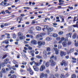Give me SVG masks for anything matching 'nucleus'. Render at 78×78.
Segmentation results:
<instances>
[{"instance_id":"nucleus-1","label":"nucleus","mask_w":78,"mask_h":78,"mask_svg":"<svg viewBox=\"0 0 78 78\" xmlns=\"http://www.w3.org/2000/svg\"><path fill=\"white\" fill-rule=\"evenodd\" d=\"M18 36L20 40L23 39V37H25V36L23 35V34L20 32L18 33Z\"/></svg>"},{"instance_id":"nucleus-2","label":"nucleus","mask_w":78,"mask_h":78,"mask_svg":"<svg viewBox=\"0 0 78 78\" xmlns=\"http://www.w3.org/2000/svg\"><path fill=\"white\" fill-rule=\"evenodd\" d=\"M27 71H29L31 75H33V73H34V72L31 70V68H29L27 69Z\"/></svg>"},{"instance_id":"nucleus-3","label":"nucleus","mask_w":78,"mask_h":78,"mask_svg":"<svg viewBox=\"0 0 78 78\" xmlns=\"http://www.w3.org/2000/svg\"><path fill=\"white\" fill-rule=\"evenodd\" d=\"M36 37L37 39H38V38H39L40 40H42V39H43V38H42V36L40 35L39 34L36 35Z\"/></svg>"},{"instance_id":"nucleus-4","label":"nucleus","mask_w":78,"mask_h":78,"mask_svg":"<svg viewBox=\"0 0 78 78\" xmlns=\"http://www.w3.org/2000/svg\"><path fill=\"white\" fill-rule=\"evenodd\" d=\"M60 55V56L62 57L63 56H66V52L61 51Z\"/></svg>"},{"instance_id":"nucleus-5","label":"nucleus","mask_w":78,"mask_h":78,"mask_svg":"<svg viewBox=\"0 0 78 78\" xmlns=\"http://www.w3.org/2000/svg\"><path fill=\"white\" fill-rule=\"evenodd\" d=\"M60 64L62 66L63 65H64V66H67L66 62L65 61H63Z\"/></svg>"},{"instance_id":"nucleus-6","label":"nucleus","mask_w":78,"mask_h":78,"mask_svg":"<svg viewBox=\"0 0 78 78\" xmlns=\"http://www.w3.org/2000/svg\"><path fill=\"white\" fill-rule=\"evenodd\" d=\"M9 39H7L4 41H3L2 43V44H9Z\"/></svg>"},{"instance_id":"nucleus-7","label":"nucleus","mask_w":78,"mask_h":78,"mask_svg":"<svg viewBox=\"0 0 78 78\" xmlns=\"http://www.w3.org/2000/svg\"><path fill=\"white\" fill-rule=\"evenodd\" d=\"M45 69V66H44V65H42L40 69V71H41V72H42V71H43V70H44Z\"/></svg>"},{"instance_id":"nucleus-8","label":"nucleus","mask_w":78,"mask_h":78,"mask_svg":"<svg viewBox=\"0 0 78 78\" xmlns=\"http://www.w3.org/2000/svg\"><path fill=\"white\" fill-rule=\"evenodd\" d=\"M31 43L32 44H33V45H36L37 44V41L36 40H34L31 41Z\"/></svg>"},{"instance_id":"nucleus-9","label":"nucleus","mask_w":78,"mask_h":78,"mask_svg":"<svg viewBox=\"0 0 78 78\" xmlns=\"http://www.w3.org/2000/svg\"><path fill=\"white\" fill-rule=\"evenodd\" d=\"M54 50L55 51V54L56 55H58L59 54V51L58 50H57V48H54Z\"/></svg>"},{"instance_id":"nucleus-10","label":"nucleus","mask_w":78,"mask_h":78,"mask_svg":"<svg viewBox=\"0 0 78 78\" xmlns=\"http://www.w3.org/2000/svg\"><path fill=\"white\" fill-rule=\"evenodd\" d=\"M48 26L46 25L44 26V28L42 29V30H43V31H45V30H47H47H48Z\"/></svg>"},{"instance_id":"nucleus-11","label":"nucleus","mask_w":78,"mask_h":78,"mask_svg":"<svg viewBox=\"0 0 78 78\" xmlns=\"http://www.w3.org/2000/svg\"><path fill=\"white\" fill-rule=\"evenodd\" d=\"M53 28H49L47 29V31L48 32H51L53 31Z\"/></svg>"},{"instance_id":"nucleus-12","label":"nucleus","mask_w":78,"mask_h":78,"mask_svg":"<svg viewBox=\"0 0 78 78\" xmlns=\"http://www.w3.org/2000/svg\"><path fill=\"white\" fill-rule=\"evenodd\" d=\"M41 27L37 26L36 27V30H37V31H41Z\"/></svg>"},{"instance_id":"nucleus-13","label":"nucleus","mask_w":78,"mask_h":78,"mask_svg":"<svg viewBox=\"0 0 78 78\" xmlns=\"http://www.w3.org/2000/svg\"><path fill=\"white\" fill-rule=\"evenodd\" d=\"M72 35V34L71 33H69V34H67L66 35V36L67 37H69V36L71 38Z\"/></svg>"},{"instance_id":"nucleus-14","label":"nucleus","mask_w":78,"mask_h":78,"mask_svg":"<svg viewBox=\"0 0 78 78\" xmlns=\"http://www.w3.org/2000/svg\"><path fill=\"white\" fill-rule=\"evenodd\" d=\"M33 67L34 69L35 70V71H38V70H39V68H38L37 67H36L35 66H33Z\"/></svg>"},{"instance_id":"nucleus-15","label":"nucleus","mask_w":78,"mask_h":78,"mask_svg":"<svg viewBox=\"0 0 78 78\" xmlns=\"http://www.w3.org/2000/svg\"><path fill=\"white\" fill-rule=\"evenodd\" d=\"M8 61H9V59H6L4 60V63L5 64H8Z\"/></svg>"},{"instance_id":"nucleus-16","label":"nucleus","mask_w":78,"mask_h":78,"mask_svg":"<svg viewBox=\"0 0 78 78\" xmlns=\"http://www.w3.org/2000/svg\"><path fill=\"white\" fill-rule=\"evenodd\" d=\"M62 45L63 47H66L67 46V42H63L62 43Z\"/></svg>"},{"instance_id":"nucleus-17","label":"nucleus","mask_w":78,"mask_h":78,"mask_svg":"<svg viewBox=\"0 0 78 78\" xmlns=\"http://www.w3.org/2000/svg\"><path fill=\"white\" fill-rule=\"evenodd\" d=\"M77 36V34H76V33L74 34L72 37L73 39H75V38Z\"/></svg>"},{"instance_id":"nucleus-18","label":"nucleus","mask_w":78,"mask_h":78,"mask_svg":"<svg viewBox=\"0 0 78 78\" xmlns=\"http://www.w3.org/2000/svg\"><path fill=\"white\" fill-rule=\"evenodd\" d=\"M41 64L38 62H36L34 64V65H35L36 66H39Z\"/></svg>"},{"instance_id":"nucleus-19","label":"nucleus","mask_w":78,"mask_h":78,"mask_svg":"<svg viewBox=\"0 0 78 78\" xmlns=\"http://www.w3.org/2000/svg\"><path fill=\"white\" fill-rule=\"evenodd\" d=\"M76 78V76L75 74H73L71 76V78Z\"/></svg>"},{"instance_id":"nucleus-20","label":"nucleus","mask_w":78,"mask_h":78,"mask_svg":"<svg viewBox=\"0 0 78 78\" xmlns=\"http://www.w3.org/2000/svg\"><path fill=\"white\" fill-rule=\"evenodd\" d=\"M44 74L43 73H42L40 74V77L41 78H43L44 77Z\"/></svg>"},{"instance_id":"nucleus-21","label":"nucleus","mask_w":78,"mask_h":78,"mask_svg":"<svg viewBox=\"0 0 78 78\" xmlns=\"http://www.w3.org/2000/svg\"><path fill=\"white\" fill-rule=\"evenodd\" d=\"M72 26L74 28H78V25L77 24L75 25H73Z\"/></svg>"},{"instance_id":"nucleus-22","label":"nucleus","mask_w":78,"mask_h":78,"mask_svg":"<svg viewBox=\"0 0 78 78\" xmlns=\"http://www.w3.org/2000/svg\"><path fill=\"white\" fill-rule=\"evenodd\" d=\"M35 61H32L31 62H30V64L32 66L33 64H35Z\"/></svg>"},{"instance_id":"nucleus-23","label":"nucleus","mask_w":78,"mask_h":78,"mask_svg":"<svg viewBox=\"0 0 78 78\" xmlns=\"http://www.w3.org/2000/svg\"><path fill=\"white\" fill-rule=\"evenodd\" d=\"M53 37H58V35L56 34H54L52 35Z\"/></svg>"},{"instance_id":"nucleus-24","label":"nucleus","mask_w":78,"mask_h":78,"mask_svg":"<svg viewBox=\"0 0 78 78\" xmlns=\"http://www.w3.org/2000/svg\"><path fill=\"white\" fill-rule=\"evenodd\" d=\"M46 41H51V38L50 37H47L46 38Z\"/></svg>"},{"instance_id":"nucleus-25","label":"nucleus","mask_w":78,"mask_h":78,"mask_svg":"<svg viewBox=\"0 0 78 78\" xmlns=\"http://www.w3.org/2000/svg\"><path fill=\"white\" fill-rule=\"evenodd\" d=\"M68 9H70V10H72V9H73V7L72 6H69L68 7Z\"/></svg>"},{"instance_id":"nucleus-26","label":"nucleus","mask_w":78,"mask_h":78,"mask_svg":"<svg viewBox=\"0 0 78 78\" xmlns=\"http://www.w3.org/2000/svg\"><path fill=\"white\" fill-rule=\"evenodd\" d=\"M36 58L38 59H42V57L38 55L36 56Z\"/></svg>"},{"instance_id":"nucleus-27","label":"nucleus","mask_w":78,"mask_h":78,"mask_svg":"<svg viewBox=\"0 0 78 78\" xmlns=\"http://www.w3.org/2000/svg\"><path fill=\"white\" fill-rule=\"evenodd\" d=\"M55 62H53V63H51V66H55Z\"/></svg>"},{"instance_id":"nucleus-28","label":"nucleus","mask_w":78,"mask_h":78,"mask_svg":"<svg viewBox=\"0 0 78 78\" xmlns=\"http://www.w3.org/2000/svg\"><path fill=\"white\" fill-rule=\"evenodd\" d=\"M38 45L39 46H41V45H42V42L41 41L38 42Z\"/></svg>"},{"instance_id":"nucleus-29","label":"nucleus","mask_w":78,"mask_h":78,"mask_svg":"<svg viewBox=\"0 0 78 78\" xmlns=\"http://www.w3.org/2000/svg\"><path fill=\"white\" fill-rule=\"evenodd\" d=\"M45 65L46 67H48L49 66V62H47L46 63Z\"/></svg>"},{"instance_id":"nucleus-30","label":"nucleus","mask_w":78,"mask_h":78,"mask_svg":"<svg viewBox=\"0 0 78 78\" xmlns=\"http://www.w3.org/2000/svg\"><path fill=\"white\" fill-rule=\"evenodd\" d=\"M61 78H64L65 77L64 75V73L62 74L60 76Z\"/></svg>"},{"instance_id":"nucleus-31","label":"nucleus","mask_w":78,"mask_h":78,"mask_svg":"<svg viewBox=\"0 0 78 78\" xmlns=\"http://www.w3.org/2000/svg\"><path fill=\"white\" fill-rule=\"evenodd\" d=\"M69 51H70V52L71 53H72V52H73V51H74V48H72Z\"/></svg>"},{"instance_id":"nucleus-32","label":"nucleus","mask_w":78,"mask_h":78,"mask_svg":"<svg viewBox=\"0 0 78 78\" xmlns=\"http://www.w3.org/2000/svg\"><path fill=\"white\" fill-rule=\"evenodd\" d=\"M0 78H2L3 77V74L2 72H0Z\"/></svg>"},{"instance_id":"nucleus-33","label":"nucleus","mask_w":78,"mask_h":78,"mask_svg":"<svg viewBox=\"0 0 78 78\" xmlns=\"http://www.w3.org/2000/svg\"><path fill=\"white\" fill-rule=\"evenodd\" d=\"M71 44H72V42L71 41H68L67 43V45H71Z\"/></svg>"},{"instance_id":"nucleus-34","label":"nucleus","mask_w":78,"mask_h":78,"mask_svg":"<svg viewBox=\"0 0 78 78\" xmlns=\"http://www.w3.org/2000/svg\"><path fill=\"white\" fill-rule=\"evenodd\" d=\"M55 76L56 77H58L59 76V74H58V73H56L55 74Z\"/></svg>"},{"instance_id":"nucleus-35","label":"nucleus","mask_w":78,"mask_h":78,"mask_svg":"<svg viewBox=\"0 0 78 78\" xmlns=\"http://www.w3.org/2000/svg\"><path fill=\"white\" fill-rule=\"evenodd\" d=\"M1 13L2 14H3V15H4L5 14V11H4V10L2 11L1 12Z\"/></svg>"},{"instance_id":"nucleus-36","label":"nucleus","mask_w":78,"mask_h":78,"mask_svg":"<svg viewBox=\"0 0 78 78\" xmlns=\"http://www.w3.org/2000/svg\"><path fill=\"white\" fill-rule=\"evenodd\" d=\"M28 32L30 34H32L33 33V30H28Z\"/></svg>"},{"instance_id":"nucleus-37","label":"nucleus","mask_w":78,"mask_h":78,"mask_svg":"<svg viewBox=\"0 0 78 78\" xmlns=\"http://www.w3.org/2000/svg\"><path fill=\"white\" fill-rule=\"evenodd\" d=\"M11 78H16V76L15 75H12L11 77Z\"/></svg>"},{"instance_id":"nucleus-38","label":"nucleus","mask_w":78,"mask_h":78,"mask_svg":"<svg viewBox=\"0 0 78 78\" xmlns=\"http://www.w3.org/2000/svg\"><path fill=\"white\" fill-rule=\"evenodd\" d=\"M66 77H68L69 76V73H67L65 75Z\"/></svg>"},{"instance_id":"nucleus-39","label":"nucleus","mask_w":78,"mask_h":78,"mask_svg":"<svg viewBox=\"0 0 78 78\" xmlns=\"http://www.w3.org/2000/svg\"><path fill=\"white\" fill-rule=\"evenodd\" d=\"M58 48L59 49L61 48H62V46L61 45H59L58 46Z\"/></svg>"},{"instance_id":"nucleus-40","label":"nucleus","mask_w":78,"mask_h":78,"mask_svg":"<svg viewBox=\"0 0 78 78\" xmlns=\"http://www.w3.org/2000/svg\"><path fill=\"white\" fill-rule=\"evenodd\" d=\"M12 68L13 70H16V68H15V66H13L12 67Z\"/></svg>"},{"instance_id":"nucleus-41","label":"nucleus","mask_w":78,"mask_h":78,"mask_svg":"<svg viewBox=\"0 0 78 78\" xmlns=\"http://www.w3.org/2000/svg\"><path fill=\"white\" fill-rule=\"evenodd\" d=\"M67 53L68 54V55H69V53H71V52H70V51L69 50H67Z\"/></svg>"},{"instance_id":"nucleus-42","label":"nucleus","mask_w":78,"mask_h":78,"mask_svg":"<svg viewBox=\"0 0 78 78\" xmlns=\"http://www.w3.org/2000/svg\"><path fill=\"white\" fill-rule=\"evenodd\" d=\"M59 35H62L63 34V32H60L58 33Z\"/></svg>"},{"instance_id":"nucleus-43","label":"nucleus","mask_w":78,"mask_h":78,"mask_svg":"<svg viewBox=\"0 0 78 78\" xmlns=\"http://www.w3.org/2000/svg\"><path fill=\"white\" fill-rule=\"evenodd\" d=\"M2 73H5V69H2Z\"/></svg>"},{"instance_id":"nucleus-44","label":"nucleus","mask_w":78,"mask_h":78,"mask_svg":"<svg viewBox=\"0 0 78 78\" xmlns=\"http://www.w3.org/2000/svg\"><path fill=\"white\" fill-rule=\"evenodd\" d=\"M47 51H50V48H47Z\"/></svg>"},{"instance_id":"nucleus-45","label":"nucleus","mask_w":78,"mask_h":78,"mask_svg":"<svg viewBox=\"0 0 78 78\" xmlns=\"http://www.w3.org/2000/svg\"><path fill=\"white\" fill-rule=\"evenodd\" d=\"M46 72L47 73H50V71H49V70H48V69H47L46 70Z\"/></svg>"},{"instance_id":"nucleus-46","label":"nucleus","mask_w":78,"mask_h":78,"mask_svg":"<svg viewBox=\"0 0 78 78\" xmlns=\"http://www.w3.org/2000/svg\"><path fill=\"white\" fill-rule=\"evenodd\" d=\"M13 62L15 64H17V61H16L15 60H13Z\"/></svg>"},{"instance_id":"nucleus-47","label":"nucleus","mask_w":78,"mask_h":78,"mask_svg":"<svg viewBox=\"0 0 78 78\" xmlns=\"http://www.w3.org/2000/svg\"><path fill=\"white\" fill-rule=\"evenodd\" d=\"M6 56H7V55H4L3 56V57L2 58V59H5V58H6Z\"/></svg>"},{"instance_id":"nucleus-48","label":"nucleus","mask_w":78,"mask_h":78,"mask_svg":"<svg viewBox=\"0 0 78 78\" xmlns=\"http://www.w3.org/2000/svg\"><path fill=\"white\" fill-rule=\"evenodd\" d=\"M5 63H4V62H3L2 63V67H4L5 66Z\"/></svg>"},{"instance_id":"nucleus-49","label":"nucleus","mask_w":78,"mask_h":78,"mask_svg":"<svg viewBox=\"0 0 78 78\" xmlns=\"http://www.w3.org/2000/svg\"><path fill=\"white\" fill-rule=\"evenodd\" d=\"M34 50H31L29 52V53H34Z\"/></svg>"},{"instance_id":"nucleus-50","label":"nucleus","mask_w":78,"mask_h":78,"mask_svg":"<svg viewBox=\"0 0 78 78\" xmlns=\"http://www.w3.org/2000/svg\"><path fill=\"white\" fill-rule=\"evenodd\" d=\"M71 58L72 59H73V60H74V61L76 60V58L73 57H72Z\"/></svg>"},{"instance_id":"nucleus-51","label":"nucleus","mask_w":78,"mask_h":78,"mask_svg":"<svg viewBox=\"0 0 78 78\" xmlns=\"http://www.w3.org/2000/svg\"><path fill=\"white\" fill-rule=\"evenodd\" d=\"M43 54L44 55H46L47 54V51L45 50L44 51H43Z\"/></svg>"},{"instance_id":"nucleus-52","label":"nucleus","mask_w":78,"mask_h":78,"mask_svg":"<svg viewBox=\"0 0 78 78\" xmlns=\"http://www.w3.org/2000/svg\"><path fill=\"white\" fill-rule=\"evenodd\" d=\"M64 41L65 42H67V41H68V38H65Z\"/></svg>"},{"instance_id":"nucleus-53","label":"nucleus","mask_w":78,"mask_h":78,"mask_svg":"<svg viewBox=\"0 0 78 78\" xmlns=\"http://www.w3.org/2000/svg\"><path fill=\"white\" fill-rule=\"evenodd\" d=\"M5 12H6V13H8V14H10V12H9L8 10H6L5 11Z\"/></svg>"},{"instance_id":"nucleus-54","label":"nucleus","mask_w":78,"mask_h":78,"mask_svg":"<svg viewBox=\"0 0 78 78\" xmlns=\"http://www.w3.org/2000/svg\"><path fill=\"white\" fill-rule=\"evenodd\" d=\"M13 38H16V35L15 34H13Z\"/></svg>"},{"instance_id":"nucleus-55","label":"nucleus","mask_w":78,"mask_h":78,"mask_svg":"<svg viewBox=\"0 0 78 78\" xmlns=\"http://www.w3.org/2000/svg\"><path fill=\"white\" fill-rule=\"evenodd\" d=\"M65 39H64V37H62L61 38V41H64Z\"/></svg>"},{"instance_id":"nucleus-56","label":"nucleus","mask_w":78,"mask_h":78,"mask_svg":"<svg viewBox=\"0 0 78 78\" xmlns=\"http://www.w3.org/2000/svg\"><path fill=\"white\" fill-rule=\"evenodd\" d=\"M22 64L23 65H26V64H27V62H23L22 63Z\"/></svg>"},{"instance_id":"nucleus-57","label":"nucleus","mask_w":78,"mask_h":78,"mask_svg":"<svg viewBox=\"0 0 78 78\" xmlns=\"http://www.w3.org/2000/svg\"><path fill=\"white\" fill-rule=\"evenodd\" d=\"M4 27H6L8 25V23H5L4 24Z\"/></svg>"},{"instance_id":"nucleus-58","label":"nucleus","mask_w":78,"mask_h":78,"mask_svg":"<svg viewBox=\"0 0 78 78\" xmlns=\"http://www.w3.org/2000/svg\"><path fill=\"white\" fill-rule=\"evenodd\" d=\"M14 73V72L13 70H12L10 72V73H12V74H13V73Z\"/></svg>"},{"instance_id":"nucleus-59","label":"nucleus","mask_w":78,"mask_h":78,"mask_svg":"<svg viewBox=\"0 0 78 78\" xmlns=\"http://www.w3.org/2000/svg\"><path fill=\"white\" fill-rule=\"evenodd\" d=\"M5 36V35H2L1 36V38H2V39H3V38Z\"/></svg>"},{"instance_id":"nucleus-60","label":"nucleus","mask_w":78,"mask_h":78,"mask_svg":"<svg viewBox=\"0 0 78 78\" xmlns=\"http://www.w3.org/2000/svg\"><path fill=\"white\" fill-rule=\"evenodd\" d=\"M50 61V62H51V63H52L53 62H53V60H51Z\"/></svg>"},{"instance_id":"nucleus-61","label":"nucleus","mask_w":78,"mask_h":78,"mask_svg":"<svg viewBox=\"0 0 78 78\" xmlns=\"http://www.w3.org/2000/svg\"><path fill=\"white\" fill-rule=\"evenodd\" d=\"M42 59H41L40 60V62H39L40 63V64H42Z\"/></svg>"},{"instance_id":"nucleus-62","label":"nucleus","mask_w":78,"mask_h":78,"mask_svg":"<svg viewBox=\"0 0 78 78\" xmlns=\"http://www.w3.org/2000/svg\"><path fill=\"white\" fill-rule=\"evenodd\" d=\"M29 50H32V48L30 46H29L28 48Z\"/></svg>"},{"instance_id":"nucleus-63","label":"nucleus","mask_w":78,"mask_h":78,"mask_svg":"<svg viewBox=\"0 0 78 78\" xmlns=\"http://www.w3.org/2000/svg\"><path fill=\"white\" fill-rule=\"evenodd\" d=\"M42 36H45L46 35V34L45 33H42L41 34Z\"/></svg>"},{"instance_id":"nucleus-64","label":"nucleus","mask_w":78,"mask_h":78,"mask_svg":"<svg viewBox=\"0 0 78 78\" xmlns=\"http://www.w3.org/2000/svg\"><path fill=\"white\" fill-rule=\"evenodd\" d=\"M75 45L76 47H78V44L76 43H75Z\"/></svg>"}]
</instances>
